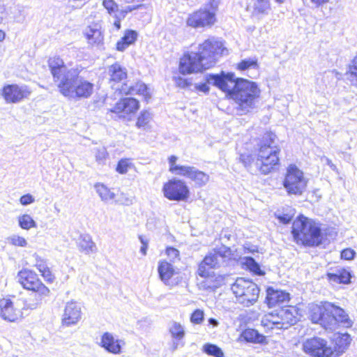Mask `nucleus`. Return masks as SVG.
Masks as SVG:
<instances>
[{
    "instance_id": "obj_41",
    "label": "nucleus",
    "mask_w": 357,
    "mask_h": 357,
    "mask_svg": "<svg viewBox=\"0 0 357 357\" xmlns=\"http://www.w3.org/2000/svg\"><path fill=\"white\" fill-rule=\"evenodd\" d=\"M187 24L194 28L201 26V10L190 14L187 20Z\"/></svg>"
},
{
    "instance_id": "obj_40",
    "label": "nucleus",
    "mask_w": 357,
    "mask_h": 357,
    "mask_svg": "<svg viewBox=\"0 0 357 357\" xmlns=\"http://www.w3.org/2000/svg\"><path fill=\"white\" fill-rule=\"evenodd\" d=\"M203 351L206 354L213 357H225V354L222 349L213 344H205L203 347Z\"/></svg>"
},
{
    "instance_id": "obj_16",
    "label": "nucleus",
    "mask_w": 357,
    "mask_h": 357,
    "mask_svg": "<svg viewBox=\"0 0 357 357\" xmlns=\"http://www.w3.org/2000/svg\"><path fill=\"white\" fill-rule=\"evenodd\" d=\"M139 107V101L134 98H125L119 101L109 109L110 112L118 114L119 118H126V114L135 113Z\"/></svg>"
},
{
    "instance_id": "obj_58",
    "label": "nucleus",
    "mask_w": 357,
    "mask_h": 357,
    "mask_svg": "<svg viewBox=\"0 0 357 357\" xmlns=\"http://www.w3.org/2000/svg\"><path fill=\"white\" fill-rule=\"evenodd\" d=\"M208 75H213V74H207L205 75V79H206V83H202V92H208L209 91V87L208 85L211 84V85H213L214 86V84H209L207 81V77ZM216 75H218V74ZM220 75H222V73ZM215 86H216L215 85Z\"/></svg>"
},
{
    "instance_id": "obj_42",
    "label": "nucleus",
    "mask_w": 357,
    "mask_h": 357,
    "mask_svg": "<svg viewBox=\"0 0 357 357\" xmlns=\"http://www.w3.org/2000/svg\"><path fill=\"white\" fill-rule=\"evenodd\" d=\"M245 265L248 268L254 273L258 275H262L264 273L261 270L259 265L255 261V260L251 257H245Z\"/></svg>"
},
{
    "instance_id": "obj_51",
    "label": "nucleus",
    "mask_w": 357,
    "mask_h": 357,
    "mask_svg": "<svg viewBox=\"0 0 357 357\" xmlns=\"http://www.w3.org/2000/svg\"><path fill=\"white\" fill-rule=\"evenodd\" d=\"M174 80L175 84L180 88H185L190 84L188 79H184L181 77H174Z\"/></svg>"
},
{
    "instance_id": "obj_33",
    "label": "nucleus",
    "mask_w": 357,
    "mask_h": 357,
    "mask_svg": "<svg viewBox=\"0 0 357 357\" xmlns=\"http://www.w3.org/2000/svg\"><path fill=\"white\" fill-rule=\"evenodd\" d=\"M168 329L172 339L176 341H181L185 337V331L184 326L178 322L171 321Z\"/></svg>"
},
{
    "instance_id": "obj_59",
    "label": "nucleus",
    "mask_w": 357,
    "mask_h": 357,
    "mask_svg": "<svg viewBox=\"0 0 357 357\" xmlns=\"http://www.w3.org/2000/svg\"><path fill=\"white\" fill-rule=\"evenodd\" d=\"M310 2L317 8L320 6L327 3L330 1V0H310Z\"/></svg>"
},
{
    "instance_id": "obj_46",
    "label": "nucleus",
    "mask_w": 357,
    "mask_h": 357,
    "mask_svg": "<svg viewBox=\"0 0 357 357\" xmlns=\"http://www.w3.org/2000/svg\"><path fill=\"white\" fill-rule=\"evenodd\" d=\"M107 152L105 147H102L100 149H97L96 150L95 156L96 161L101 164L104 162L107 156Z\"/></svg>"
},
{
    "instance_id": "obj_27",
    "label": "nucleus",
    "mask_w": 357,
    "mask_h": 357,
    "mask_svg": "<svg viewBox=\"0 0 357 357\" xmlns=\"http://www.w3.org/2000/svg\"><path fill=\"white\" fill-rule=\"evenodd\" d=\"M77 246L79 250L86 255L97 252L96 245L89 234H81L77 240Z\"/></svg>"
},
{
    "instance_id": "obj_45",
    "label": "nucleus",
    "mask_w": 357,
    "mask_h": 357,
    "mask_svg": "<svg viewBox=\"0 0 357 357\" xmlns=\"http://www.w3.org/2000/svg\"><path fill=\"white\" fill-rule=\"evenodd\" d=\"M132 163L130 162L129 159H121L119 161L116 170L119 174H123L127 173Z\"/></svg>"
},
{
    "instance_id": "obj_10",
    "label": "nucleus",
    "mask_w": 357,
    "mask_h": 357,
    "mask_svg": "<svg viewBox=\"0 0 357 357\" xmlns=\"http://www.w3.org/2000/svg\"><path fill=\"white\" fill-rule=\"evenodd\" d=\"M225 48L222 43L215 37L206 40L202 43V70L213 67L218 61V56L223 54Z\"/></svg>"
},
{
    "instance_id": "obj_12",
    "label": "nucleus",
    "mask_w": 357,
    "mask_h": 357,
    "mask_svg": "<svg viewBox=\"0 0 357 357\" xmlns=\"http://www.w3.org/2000/svg\"><path fill=\"white\" fill-rule=\"evenodd\" d=\"M166 198L173 201L185 200L188 197V189L184 182L176 178L169 180L162 188Z\"/></svg>"
},
{
    "instance_id": "obj_63",
    "label": "nucleus",
    "mask_w": 357,
    "mask_h": 357,
    "mask_svg": "<svg viewBox=\"0 0 357 357\" xmlns=\"http://www.w3.org/2000/svg\"><path fill=\"white\" fill-rule=\"evenodd\" d=\"M208 321V324L210 325H212L213 326H217L218 324V321L213 318H210Z\"/></svg>"
},
{
    "instance_id": "obj_29",
    "label": "nucleus",
    "mask_w": 357,
    "mask_h": 357,
    "mask_svg": "<svg viewBox=\"0 0 357 357\" xmlns=\"http://www.w3.org/2000/svg\"><path fill=\"white\" fill-rule=\"evenodd\" d=\"M109 80L114 82H120L127 78V70L118 63L110 66L108 68Z\"/></svg>"
},
{
    "instance_id": "obj_1",
    "label": "nucleus",
    "mask_w": 357,
    "mask_h": 357,
    "mask_svg": "<svg viewBox=\"0 0 357 357\" xmlns=\"http://www.w3.org/2000/svg\"><path fill=\"white\" fill-rule=\"evenodd\" d=\"M207 81L227 93L234 100L239 115L250 112L255 107L260 95V89L255 82L243 78H236L234 73L222 72V75H208Z\"/></svg>"
},
{
    "instance_id": "obj_4",
    "label": "nucleus",
    "mask_w": 357,
    "mask_h": 357,
    "mask_svg": "<svg viewBox=\"0 0 357 357\" xmlns=\"http://www.w3.org/2000/svg\"><path fill=\"white\" fill-rule=\"evenodd\" d=\"M292 234L297 243L308 246H317L322 242L319 224L303 215L298 216L294 221Z\"/></svg>"
},
{
    "instance_id": "obj_30",
    "label": "nucleus",
    "mask_w": 357,
    "mask_h": 357,
    "mask_svg": "<svg viewBox=\"0 0 357 357\" xmlns=\"http://www.w3.org/2000/svg\"><path fill=\"white\" fill-rule=\"evenodd\" d=\"M137 33L135 30L127 29L123 36L116 43V50L120 52H123L130 45L135 43L137 38Z\"/></svg>"
},
{
    "instance_id": "obj_48",
    "label": "nucleus",
    "mask_w": 357,
    "mask_h": 357,
    "mask_svg": "<svg viewBox=\"0 0 357 357\" xmlns=\"http://www.w3.org/2000/svg\"><path fill=\"white\" fill-rule=\"evenodd\" d=\"M166 254L172 261H175L176 259H178L179 257V251L173 248L168 247L166 249Z\"/></svg>"
},
{
    "instance_id": "obj_32",
    "label": "nucleus",
    "mask_w": 357,
    "mask_h": 357,
    "mask_svg": "<svg viewBox=\"0 0 357 357\" xmlns=\"http://www.w3.org/2000/svg\"><path fill=\"white\" fill-rule=\"evenodd\" d=\"M126 90V89L125 88L121 89V92L125 93L126 94L142 95L144 97L146 101H148V100L151 98V96L148 92L147 86L143 82H137L135 85L130 86L127 91Z\"/></svg>"
},
{
    "instance_id": "obj_61",
    "label": "nucleus",
    "mask_w": 357,
    "mask_h": 357,
    "mask_svg": "<svg viewBox=\"0 0 357 357\" xmlns=\"http://www.w3.org/2000/svg\"><path fill=\"white\" fill-rule=\"evenodd\" d=\"M325 160H326V163L333 169V170H335L336 169V166L333 163V162L331 161V160H330L329 158H325Z\"/></svg>"
},
{
    "instance_id": "obj_21",
    "label": "nucleus",
    "mask_w": 357,
    "mask_h": 357,
    "mask_svg": "<svg viewBox=\"0 0 357 357\" xmlns=\"http://www.w3.org/2000/svg\"><path fill=\"white\" fill-rule=\"evenodd\" d=\"M48 66L53 76L54 81L59 84L61 82L63 77L67 73L63 61L59 57L50 58Z\"/></svg>"
},
{
    "instance_id": "obj_2",
    "label": "nucleus",
    "mask_w": 357,
    "mask_h": 357,
    "mask_svg": "<svg viewBox=\"0 0 357 357\" xmlns=\"http://www.w3.org/2000/svg\"><path fill=\"white\" fill-rule=\"evenodd\" d=\"M310 317L314 324H319L326 330L334 331L340 324L349 328L353 322L344 309L330 302L310 307Z\"/></svg>"
},
{
    "instance_id": "obj_19",
    "label": "nucleus",
    "mask_w": 357,
    "mask_h": 357,
    "mask_svg": "<svg viewBox=\"0 0 357 357\" xmlns=\"http://www.w3.org/2000/svg\"><path fill=\"white\" fill-rule=\"evenodd\" d=\"M220 0H208L202 9V27H211L216 22V12Z\"/></svg>"
},
{
    "instance_id": "obj_3",
    "label": "nucleus",
    "mask_w": 357,
    "mask_h": 357,
    "mask_svg": "<svg viewBox=\"0 0 357 357\" xmlns=\"http://www.w3.org/2000/svg\"><path fill=\"white\" fill-rule=\"evenodd\" d=\"M79 70L71 68L57 84L59 92L68 98H88L93 91V84L79 75Z\"/></svg>"
},
{
    "instance_id": "obj_5",
    "label": "nucleus",
    "mask_w": 357,
    "mask_h": 357,
    "mask_svg": "<svg viewBox=\"0 0 357 357\" xmlns=\"http://www.w3.org/2000/svg\"><path fill=\"white\" fill-rule=\"evenodd\" d=\"M275 138L273 132H267L263 137L256 164L264 174H268L279 162L280 149L274 145Z\"/></svg>"
},
{
    "instance_id": "obj_8",
    "label": "nucleus",
    "mask_w": 357,
    "mask_h": 357,
    "mask_svg": "<svg viewBox=\"0 0 357 357\" xmlns=\"http://www.w3.org/2000/svg\"><path fill=\"white\" fill-rule=\"evenodd\" d=\"M307 179L295 165H290L283 181V186L289 195L300 196L306 190Z\"/></svg>"
},
{
    "instance_id": "obj_49",
    "label": "nucleus",
    "mask_w": 357,
    "mask_h": 357,
    "mask_svg": "<svg viewBox=\"0 0 357 357\" xmlns=\"http://www.w3.org/2000/svg\"><path fill=\"white\" fill-rule=\"evenodd\" d=\"M355 255L356 252L351 248H346L341 252V258L345 260H351Z\"/></svg>"
},
{
    "instance_id": "obj_38",
    "label": "nucleus",
    "mask_w": 357,
    "mask_h": 357,
    "mask_svg": "<svg viewBox=\"0 0 357 357\" xmlns=\"http://www.w3.org/2000/svg\"><path fill=\"white\" fill-rule=\"evenodd\" d=\"M259 64L256 57H250L242 60L237 64V69L243 71L248 69H258Z\"/></svg>"
},
{
    "instance_id": "obj_36",
    "label": "nucleus",
    "mask_w": 357,
    "mask_h": 357,
    "mask_svg": "<svg viewBox=\"0 0 357 357\" xmlns=\"http://www.w3.org/2000/svg\"><path fill=\"white\" fill-rule=\"evenodd\" d=\"M94 188L102 201L107 202L114 199L115 194L103 183H97Z\"/></svg>"
},
{
    "instance_id": "obj_31",
    "label": "nucleus",
    "mask_w": 357,
    "mask_h": 357,
    "mask_svg": "<svg viewBox=\"0 0 357 357\" xmlns=\"http://www.w3.org/2000/svg\"><path fill=\"white\" fill-rule=\"evenodd\" d=\"M158 271L161 280L165 284H168V281L174 274L173 266L167 261H161L158 267Z\"/></svg>"
},
{
    "instance_id": "obj_11",
    "label": "nucleus",
    "mask_w": 357,
    "mask_h": 357,
    "mask_svg": "<svg viewBox=\"0 0 357 357\" xmlns=\"http://www.w3.org/2000/svg\"><path fill=\"white\" fill-rule=\"evenodd\" d=\"M303 349L306 354L313 357H332L334 354L328 342L319 337L307 340L303 344Z\"/></svg>"
},
{
    "instance_id": "obj_34",
    "label": "nucleus",
    "mask_w": 357,
    "mask_h": 357,
    "mask_svg": "<svg viewBox=\"0 0 357 357\" xmlns=\"http://www.w3.org/2000/svg\"><path fill=\"white\" fill-rule=\"evenodd\" d=\"M280 310H275L268 314H266L262 319L261 322L265 325L269 326L271 329H280Z\"/></svg>"
},
{
    "instance_id": "obj_15",
    "label": "nucleus",
    "mask_w": 357,
    "mask_h": 357,
    "mask_svg": "<svg viewBox=\"0 0 357 357\" xmlns=\"http://www.w3.org/2000/svg\"><path fill=\"white\" fill-rule=\"evenodd\" d=\"M231 250L227 246H221L218 249H214L210 252L202 260V265L208 266L210 268H217L224 261L225 258L229 257Z\"/></svg>"
},
{
    "instance_id": "obj_54",
    "label": "nucleus",
    "mask_w": 357,
    "mask_h": 357,
    "mask_svg": "<svg viewBox=\"0 0 357 357\" xmlns=\"http://www.w3.org/2000/svg\"><path fill=\"white\" fill-rule=\"evenodd\" d=\"M139 239L142 245L140 248V252L142 253V255H145L146 254L149 241L142 235L139 236Z\"/></svg>"
},
{
    "instance_id": "obj_37",
    "label": "nucleus",
    "mask_w": 357,
    "mask_h": 357,
    "mask_svg": "<svg viewBox=\"0 0 357 357\" xmlns=\"http://www.w3.org/2000/svg\"><path fill=\"white\" fill-rule=\"evenodd\" d=\"M198 174L195 167L183 165H179L174 172V174L183 176L192 180H195Z\"/></svg>"
},
{
    "instance_id": "obj_47",
    "label": "nucleus",
    "mask_w": 357,
    "mask_h": 357,
    "mask_svg": "<svg viewBox=\"0 0 357 357\" xmlns=\"http://www.w3.org/2000/svg\"><path fill=\"white\" fill-rule=\"evenodd\" d=\"M9 241L15 246L26 247L27 242L22 236L14 235L9 238Z\"/></svg>"
},
{
    "instance_id": "obj_9",
    "label": "nucleus",
    "mask_w": 357,
    "mask_h": 357,
    "mask_svg": "<svg viewBox=\"0 0 357 357\" xmlns=\"http://www.w3.org/2000/svg\"><path fill=\"white\" fill-rule=\"evenodd\" d=\"M17 278L24 289L33 291L31 294L32 302H35L38 296H40L41 301L43 296H47L50 293L49 289L41 282L38 275L33 271L23 269L18 273Z\"/></svg>"
},
{
    "instance_id": "obj_60",
    "label": "nucleus",
    "mask_w": 357,
    "mask_h": 357,
    "mask_svg": "<svg viewBox=\"0 0 357 357\" xmlns=\"http://www.w3.org/2000/svg\"><path fill=\"white\" fill-rule=\"evenodd\" d=\"M115 20L114 21V26L116 29V30H119L121 29V19L119 18L118 14H116V17H114Z\"/></svg>"
},
{
    "instance_id": "obj_13",
    "label": "nucleus",
    "mask_w": 357,
    "mask_h": 357,
    "mask_svg": "<svg viewBox=\"0 0 357 357\" xmlns=\"http://www.w3.org/2000/svg\"><path fill=\"white\" fill-rule=\"evenodd\" d=\"M31 91L26 85L7 84L2 89V96L7 103H17L26 98Z\"/></svg>"
},
{
    "instance_id": "obj_23",
    "label": "nucleus",
    "mask_w": 357,
    "mask_h": 357,
    "mask_svg": "<svg viewBox=\"0 0 357 357\" xmlns=\"http://www.w3.org/2000/svg\"><path fill=\"white\" fill-rule=\"evenodd\" d=\"M297 315V310L294 307L280 309V329H287L295 324L298 321Z\"/></svg>"
},
{
    "instance_id": "obj_14",
    "label": "nucleus",
    "mask_w": 357,
    "mask_h": 357,
    "mask_svg": "<svg viewBox=\"0 0 357 357\" xmlns=\"http://www.w3.org/2000/svg\"><path fill=\"white\" fill-rule=\"evenodd\" d=\"M179 71L183 75L201 71V52L185 53L180 59Z\"/></svg>"
},
{
    "instance_id": "obj_20",
    "label": "nucleus",
    "mask_w": 357,
    "mask_h": 357,
    "mask_svg": "<svg viewBox=\"0 0 357 357\" xmlns=\"http://www.w3.org/2000/svg\"><path fill=\"white\" fill-rule=\"evenodd\" d=\"M202 287L205 289H215L224 284L225 277L222 275H217L213 271H206L205 266H202Z\"/></svg>"
},
{
    "instance_id": "obj_52",
    "label": "nucleus",
    "mask_w": 357,
    "mask_h": 357,
    "mask_svg": "<svg viewBox=\"0 0 357 357\" xmlns=\"http://www.w3.org/2000/svg\"><path fill=\"white\" fill-rule=\"evenodd\" d=\"M190 321L192 324H201V310L197 309L190 316Z\"/></svg>"
},
{
    "instance_id": "obj_28",
    "label": "nucleus",
    "mask_w": 357,
    "mask_h": 357,
    "mask_svg": "<svg viewBox=\"0 0 357 357\" xmlns=\"http://www.w3.org/2000/svg\"><path fill=\"white\" fill-rule=\"evenodd\" d=\"M270 9V2L252 1L249 7L252 17L257 20H261L267 15Z\"/></svg>"
},
{
    "instance_id": "obj_39",
    "label": "nucleus",
    "mask_w": 357,
    "mask_h": 357,
    "mask_svg": "<svg viewBox=\"0 0 357 357\" xmlns=\"http://www.w3.org/2000/svg\"><path fill=\"white\" fill-rule=\"evenodd\" d=\"M19 226L25 230H29L31 228H36L37 227L36 222L31 218L30 215L24 214L18 217Z\"/></svg>"
},
{
    "instance_id": "obj_56",
    "label": "nucleus",
    "mask_w": 357,
    "mask_h": 357,
    "mask_svg": "<svg viewBox=\"0 0 357 357\" xmlns=\"http://www.w3.org/2000/svg\"><path fill=\"white\" fill-rule=\"evenodd\" d=\"M349 72L357 77V57H355L349 66Z\"/></svg>"
},
{
    "instance_id": "obj_24",
    "label": "nucleus",
    "mask_w": 357,
    "mask_h": 357,
    "mask_svg": "<svg viewBox=\"0 0 357 357\" xmlns=\"http://www.w3.org/2000/svg\"><path fill=\"white\" fill-rule=\"evenodd\" d=\"M84 33L89 43L98 45L102 43L104 36L100 24L94 23L88 26L85 29Z\"/></svg>"
},
{
    "instance_id": "obj_17",
    "label": "nucleus",
    "mask_w": 357,
    "mask_h": 357,
    "mask_svg": "<svg viewBox=\"0 0 357 357\" xmlns=\"http://www.w3.org/2000/svg\"><path fill=\"white\" fill-rule=\"evenodd\" d=\"M100 345L110 354H120L122 352V347L125 345V342L112 333L105 332L101 336Z\"/></svg>"
},
{
    "instance_id": "obj_44",
    "label": "nucleus",
    "mask_w": 357,
    "mask_h": 357,
    "mask_svg": "<svg viewBox=\"0 0 357 357\" xmlns=\"http://www.w3.org/2000/svg\"><path fill=\"white\" fill-rule=\"evenodd\" d=\"M150 119L151 114L147 111H142L137 119L136 126L139 128H143L148 124Z\"/></svg>"
},
{
    "instance_id": "obj_53",
    "label": "nucleus",
    "mask_w": 357,
    "mask_h": 357,
    "mask_svg": "<svg viewBox=\"0 0 357 357\" xmlns=\"http://www.w3.org/2000/svg\"><path fill=\"white\" fill-rule=\"evenodd\" d=\"M177 160L178 158L176 155H171L168 158L169 163V172H171L173 174H174V172L176 171L177 167L179 166L178 165L176 164Z\"/></svg>"
},
{
    "instance_id": "obj_25",
    "label": "nucleus",
    "mask_w": 357,
    "mask_h": 357,
    "mask_svg": "<svg viewBox=\"0 0 357 357\" xmlns=\"http://www.w3.org/2000/svg\"><path fill=\"white\" fill-rule=\"evenodd\" d=\"M327 277L330 282L347 284L351 282V273L348 269L337 268L334 272L328 273Z\"/></svg>"
},
{
    "instance_id": "obj_7",
    "label": "nucleus",
    "mask_w": 357,
    "mask_h": 357,
    "mask_svg": "<svg viewBox=\"0 0 357 357\" xmlns=\"http://www.w3.org/2000/svg\"><path fill=\"white\" fill-rule=\"evenodd\" d=\"M231 289L235 295L236 301L245 307L254 305L258 299L259 289L249 280L238 278L231 285Z\"/></svg>"
},
{
    "instance_id": "obj_55",
    "label": "nucleus",
    "mask_w": 357,
    "mask_h": 357,
    "mask_svg": "<svg viewBox=\"0 0 357 357\" xmlns=\"http://www.w3.org/2000/svg\"><path fill=\"white\" fill-rule=\"evenodd\" d=\"M43 277L48 282H52L54 280V276L52 274V272L47 268V269H43V273H41Z\"/></svg>"
},
{
    "instance_id": "obj_6",
    "label": "nucleus",
    "mask_w": 357,
    "mask_h": 357,
    "mask_svg": "<svg viewBox=\"0 0 357 357\" xmlns=\"http://www.w3.org/2000/svg\"><path fill=\"white\" fill-rule=\"evenodd\" d=\"M40 303V298L38 296L35 302H31V298L28 300L3 298L0 300V317L3 319L14 322L22 316V310L36 309Z\"/></svg>"
},
{
    "instance_id": "obj_43",
    "label": "nucleus",
    "mask_w": 357,
    "mask_h": 357,
    "mask_svg": "<svg viewBox=\"0 0 357 357\" xmlns=\"http://www.w3.org/2000/svg\"><path fill=\"white\" fill-rule=\"evenodd\" d=\"M102 6L107 10L110 15L116 17V14L119 13V6L114 0H103Z\"/></svg>"
},
{
    "instance_id": "obj_26",
    "label": "nucleus",
    "mask_w": 357,
    "mask_h": 357,
    "mask_svg": "<svg viewBox=\"0 0 357 357\" xmlns=\"http://www.w3.org/2000/svg\"><path fill=\"white\" fill-rule=\"evenodd\" d=\"M335 349H333L334 354L332 357H337L344 353L349 346L351 338L348 333H338L334 338Z\"/></svg>"
},
{
    "instance_id": "obj_57",
    "label": "nucleus",
    "mask_w": 357,
    "mask_h": 357,
    "mask_svg": "<svg viewBox=\"0 0 357 357\" xmlns=\"http://www.w3.org/2000/svg\"><path fill=\"white\" fill-rule=\"evenodd\" d=\"M278 219L283 224H288L291 221L292 215H289V214H283V215H279Z\"/></svg>"
},
{
    "instance_id": "obj_50",
    "label": "nucleus",
    "mask_w": 357,
    "mask_h": 357,
    "mask_svg": "<svg viewBox=\"0 0 357 357\" xmlns=\"http://www.w3.org/2000/svg\"><path fill=\"white\" fill-rule=\"evenodd\" d=\"M34 201V197L30 194L22 195L20 199V202L23 206L31 204L33 203Z\"/></svg>"
},
{
    "instance_id": "obj_35",
    "label": "nucleus",
    "mask_w": 357,
    "mask_h": 357,
    "mask_svg": "<svg viewBox=\"0 0 357 357\" xmlns=\"http://www.w3.org/2000/svg\"><path fill=\"white\" fill-rule=\"evenodd\" d=\"M242 337L248 342L263 343L266 338L255 329L248 328L242 333Z\"/></svg>"
},
{
    "instance_id": "obj_62",
    "label": "nucleus",
    "mask_w": 357,
    "mask_h": 357,
    "mask_svg": "<svg viewBox=\"0 0 357 357\" xmlns=\"http://www.w3.org/2000/svg\"><path fill=\"white\" fill-rule=\"evenodd\" d=\"M180 342L181 341H176V340H173V342H172V347H171V349L172 351H174L178 349Z\"/></svg>"
},
{
    "instance_id": "obj_64",
    "label": "nucleus",
    "mask_w": 357,
    "mask_h": 357,
    "mask_svg": "<svg viewBox=\"0 0 357 357\" xmlns=\"http://www.w3.org/2000/svg\"><path fill=\"white\" fill-rule=\"evenodd\" d=\"M37 266H38V268L39 271H40L41 273H43V268H44V269H47V266H45V265H43V264H39V265H38Z\"/></svg>"
},
{
    "instance_id": "obj_22",
    "label": "nucleus",
    "mask_w": 357,
    "mask_h": 357,
    "mask_svg": "<svg viewBox=\"0 0 357 357\" xmlns=\"http://www.w3.org/2000/svg\"><path fill=\"white\" fill-rule=\"evenodd\" d=\"M266 303L271 307L289 300V294L284 291L268 287L266 290Z\"/></svg>"
},
{
    "instance_id": "obj_18",
    "label": "nucleus",
    "mask_w": 357,
    "mask_h": 357,
    "mask_svg": "<svg viewBox=\"0 0 357 357\" xmlns=\"http://www.w3.org/2000/svg\"><path fill=\"white\" fill-rule=\"evenodd\" d=\"M81 317L80 305L74 301L67 303L62 317L63 326L69 327L75 325L81 319Z\"/></svg>"
}]
</instances>
